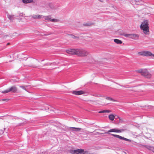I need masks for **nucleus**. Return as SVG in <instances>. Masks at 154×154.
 <instances>
[{
	"mask_svg": "<svg viewBox=\"0 0 154 154\" xmlns=\"http://www.w3.org/2000/svg\"><path fill=\"white\" fill-rule=\"evenodd\" d=\"M140 29L142 30L143 32L146 34H148L149 32V22L147 20L144 21L140 26Z\"/></svg>",
	"mask_w": 154,
	"mask_h": 154,
	"instance_id": "nucleus-1",
	"label": "nucleus"
},
{
	"mask_svg": "<svg viewBox=\"0 0 154 154\" xmlns=\"http://www.w3.org/2000/svg\"><path fill=\"white\" fill-rule=\"evenodd\" d=\"M137 72L140 73L142 75L146 78L150 79L152 77L151 74L146 69H139L137 70Z\"/></svg>",
	"mask_w": 154,
	"mask_h": 154,
	"instance_id": "nucleus-2",
	"label": "nucleus"
},
{
	"mask_svg": "<svg viewBox=\"0 0 154 154\" xmlns=\"http://www.w3.org/2000/svg\"><path fill=\"white\" fill-rule=\"evenodd\" d=\"M89 52L83 49H77V54L80 57H85L88 55Z\"/></svg>",
	"mask_w": 154,
	"mask_h": 154,
	"instance_id": "nucleus-3",
	"label": "nucleus"
},
{
	"mask_svg": "<svg viewBox=\"0 0 154 154\" xmlns=\"http://www.w3.org/2000/svg\"><path fill=\"white\" fill-rule=\"evenodd\" d=\"M138 54L140 56H152L154 57V54L152 53L150 51H140L138 52Z\"/></svg>",
	"mask_w": 154,
	"mask_h": 154,
	"instance_id": "nucleus-4",
	"label": "nucleus"
},
{
	"mask_svg": "<svg viewBox=\"0 0 154 154\" xmlns=\"http://www.w3.org/2000/svg\"><path fill=\"white\" fill-rule=\"evenodd\" d=\"M73 154H88V151H85L84 149H79L74 150L72 152Z\"/></svg>",
	"mask_w": 154,
	"mask_h": 154,
	"instance_id": "nucleus-5",
	"label": "nucleus"
},
{
	"mask_svg": "<svg viewBox=\"0 0 154 154\" xmlns=\"http://www.w3.org/2000/svg\"><path fill=\"white\" fill-rule=\"evenodd\" d=\"M43 18H44L45 20L51 21L52 22H57L58 20L55 19H51L50 16H43Z\"/></svg>",
	"mask_w": 154,
	"mask_h": 154,
	"instance_id": "nucleus-6",
	"label": "nucleus"
},
{
	"mask_svg": "<svg viewBox=\"0 0 154 154\" xmlns=\"http://www.w3.org/2000/svg\"><path fill=\"white\" fill-rule=\"evenodd\" d=\"M111 135L112 136H113L115 137L119 138L120 139L122 140H125L126 141H129V142H131V140L130 139H127L125 138L124 137L120 136L119 135L117 134H111Z\"/></svg>",
	"mask_w": 154,
	"mask_h": 154,
	"instance_id": "nucleus-7",
	"label": "nucleus"
},
{
	"mask_svg": "<svg viewBox=\"0 0 154 154\" xmlns=\"http://www.w3.org/2000/svg\"><path fill=\"white\" fill-rule=\"evenodd\" d=\"M67 53L71 54H77V49H69L66 50Z\"/></svg>",
	"mask_w": 154,
	"mask_h": 154,
	"instance_id": "nucleus-8",
	"label": "nucleus"
},
{
	"mask_svg": "<svg viewBox=\"0 0 154 154\" xmlns=\"http://www.w3.org/2000/svg\"><path fill=\"white\" fill-rule=\"evenodd\" d=\"M123 130H119L118 129H117L116 128H114L113 129H111L109 130L107 133H109L110 132H116V133H121L122 131H123Z\"/></svg>",
	"mask_w": 154,
	"mask_h": 154,
	"instance_id": "nucleus-9",
	"label": "nucleus"
},
{
	"mask_svg": "<svg viewBox=\"0 0 154 154\" xmlns=\"http://www.w3.org/2000/svg\"><path fill=\"white\" fill-rule=\"evenodd\" d=\"M72 93L75 95H80L84 94L85 92L82 91H72Z\"/></svg>",
	"mask_w": 154,
	"mask_h": 154,
	"instance_id": "nucleus-10",
	"label": "nucleus"
},
{
	"mask_svg": "<svg viewBox=\"0 0 154 154\" xmlns=\"http://www.w3.org/2000/svg\"><path fill=\"white\" fill-rule=\"evenodd\" d=\"M139 35L137 34H131L130 38L134 40H137L138 39Z\"/></svg>",
	"mask_w": 154,
	"mask_h": 154,
	"instance_id": "nucleus-11",
	"label": "nucleus"
},
{
	"mask_svg": "<svg viewBox=\"0 0 154 154\" xmlns=\"http://www.w3.org/2000/svg\"><path fill=\"white\" fill-rule=\"evenodd\" d=\"M23 2L25 4L29 3H35L36 0H22Z\"/></svg>",
	"mask_w": 154,
	"mask_h": 154,
	"instance_id": "nucleus-12",
	"label": "nucleus"
},
{
	"mask_svg": "<svg viewBox=\"0 0 154 154\" xmlns=\"http://www.w3.org/2000/svg\"><path fill=\"white\" fill-rule=\"evenodd\" d=\"M43 15L39 14L34 15L32 16V17L35 19H39L43 18Z\"/></svg>",
	"mask_w": 154,
	"mask_h": 154,
	"instance_id": "nucleus-13",
	"label": "nucleus"
},
{
	"mask_svg": "<svg viewBox=\"0 0 154 154\" xmlns=\"http://www.w3.org/2000/svg\"><path fill=\"white\" fill-rule=\"evenodd\" d=\"M10 92H12L13 93L16 92L17 90V88L15 86H13L9 88Z\"/></svg>",
	"mask_w": 154,
	"mask_h": 154,
	"instance_id": "nucleus-14",
	"label": "nucleus"
},
{
	"mask_svg": "<svg viewBox=\"0 0 154 154\" xmlns=\"http://www.w3.org/2000/svg\"><path fill=\"white\" fill-rule=\"evenodd\" d=\"M48 6L51 10H54L57 9L56 6L52 4H50Z\"/></svg>",
	"mask_w": 154,
	"mask_h": 154,
	"instance_id": "nucleus-15",
	"label": "nucleus"
},
{
	"mask_svg": "<svg viewBox=\"0 0 154 154\" xmlns=\"http://www.w3.org/2000/svg\"><path fill=\"white\" fill-rule=\"evenodd\" d=\"M70 130L72 131H79L81 130V128H78L70 127Z\"/></svg>",
	"mask_w": 154,
	"mask_h": 154,
	"instance_id": "nucleus-16",
	"label": "nucleus"
},
{
	"mask_svg": "<svg viewBox=\"0 0 154 154\" xmlns=\"http://www.w3.org/2000/svg\"><path fill=\"white\" fill-rule=\"evenodd\" d=\"M114 41L116 43L118 44H121L122 43V41L117 39H115L114 40Z\"/></svg>",
	"mask_w": 154,
	"mask_h": 154,
	"instance_id": "nucleus-17",
	"label": "nucleus"
},
{
	"mask_svg": "<svg viewBox=\"0 0 154 154\" xmlns=\"http://www.w3.org/2000/svg\"><path fill=\"white\" fill-rule=\"evenodd\" d=\"M143 4V2L141 0H136V5H141Z\"/></svg>",
	"mask_w": 154,
	"mask_h": 154,
	"instance_id": "nucleus-18",
	"label": "nucleus"
},
{
	"mask_svg": "<svg viewBox=\"0 0 154 154\" xmlns=\"http://www.w3.org/2000/svg\"><path fill=\"white\" fill-rule=\"evenodd\" d=\"M111 112V111L109 110H102V111H100L98 112V113H105V112H107V113H110Z\"/></svg>",
	"mask_w": 154,
	"mask_h": 154,
	"instance_id": "nucleus-19",
	"label": "nucleus"
},
{
	"mask_svg": "<svg viewBox=\"0 0 154 154\" xmlns=\"http://www.w3.org/2000/svg\"><path fill=\"white\" fill-rule=\"evenodd\" d=\"M109 119L111 121H113L115 118V116L113 114H110L109 116Z\"/></svg>",
	"mask_w": 154,
	"mask_h": 154,
	"instance_id": "nucleus-20",
	"label": "nucleus"
},
{
	"mask_svg": "<svg viewBox=\"0 0 154 154\" xmlns=\"http://www.w3.org/2000/svg\"><path fill=\"white\" fill-rule=\"evenodd\" d=\"M8 18L11 20H12L14 18V15H8Z\"/></svg>",
	"mask_w": 154,
	"mask_h": 154,
	"instance_id": "nucleus-21",
	"label": "nucleus"
},
{
	"mask_svg": "<svg viewBox=\"0 0 154 154\" xmlns=\"http://www.w3.org/2000/svg\"><path fill=\"white\" fill-rule=\"evenodd\" d=\"M123 35L126 37L130 38L131 34H124Z\"/></svg>",
	"mask_w": 154,
	"mask_h": 154,
	"instance_id": "nucleus-22",
	"label": "nucleus"
},
{
	"mask_svg": "<svg viewBox=\"0 0 154 154\" xmlns=\"http://www.w3.org/2000/svg\"><path fill=\"white\" fill-rule=\"evenodd\" d=\"M10 92L9 89H8L2 92V93H7L8 92Z\"/></svg>",
	"mask_w": 154,
	"mask_h": 154,
	"instance_id": "nucleus-23",
	"label": "nucleus"
},
{
	"mask_svg": "<svg viewBox=\"0 0 154 154\" xmlns=\"http://www.w3.org/2000/svg\"><path fill=\"white\" fill-rule=\"evenodd\" d=\"M20 87L21 88H22L23 89L25 90V91H26V88L27 87V86H20Z\"/></svg>",
	"mask_w": 154,
	"mask_h": 154,
	"instance_id": "nucleus-24",
	"label": "nucleus"
},
{
	"mask_svg": "<svg viewBox=\"0 0 154 154\" xmlns=\"http://www.w3.org/2000/svg\"><path fill=\"white\" fill-rule=\"evenodd\" d=\"M136 0H131V3L133 5H136Z\"/></svg>",
	"mask_w": 154,
	"mask_h": 154,
	"instance_id": "nucleus-25",
	"label": "nucleus"
},
{
	"mask_svg": "<svg viewBox=\"0 0 154 154\" xmlns=\"http://www.w3.org/2000/svg\"><path fill=\"white\" fill-rule=\"evenodd\" d=\"M106 99L108 100H109L111 101H116L113 99L112 98L109 97H106Z\"/></svg>",
	"mask_w": 154,
	"mask_h": 154,
	"instance_id": "nucleus-26",
	"label": "nucleus"
},
{
	"mask_svg": "<svg viewBox=\"0 0 154 154\" xmlns=\"http://www.w3.org/2000/svg\"><path fill=\"white\" fill-rule=\"evenodd\" d=\"M2 100V101H8V99H2V100Z\"/></svg>",
	"mask_w": 154,
	"mask_h": 154,
	"instance_id": "nucleus-27",
	"label": "nucleus"
},
{
	"mask_svg": "<svg viewBox=\"0 0 154 154\" xmlns=\"http://www.w3.org/2000/svg\"><path fill=\"white\" fill-rule=\"evenodd\" d=\"M72 38H76L75 36H72Z\"/></svg>",
	"mask_w": 154,
	"mask_h": 154,
	"instance_id": "nucleus-28",
	"label": "nucleus"
},
{
	"mask_svg": "<svg viewBox=\"0 0 154 154\" xmlns=\"http://www.w3.org/2000/svg\"><path fill=\"white\" fill-rule=\"evenodd\" d=\"M4 133V131H3L1 130V133L3 134Z\"/></svg>",
	"mask_w": 154,
	"mask_h": 154,
	"instance_id": "nucleus-29",
	"label": "nucleus"
},
{
	"mask_svg": "<svg viewBox=\"0 0 154 154\" xmlns=\"http://www.w3.org/2000/svg\"><path fill=\"white\" fill-rule=\"evenodd\" d=\"M153 58L154 59V57L153 56Z\"/></svg>",
	"mask_w": 154,
	"mask_h": 154,
	"instance_id": "nucleus-30",
	"label": "nucleus"
}]
</instances>
